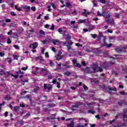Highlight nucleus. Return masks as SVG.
Returning a JSON list of instances; mask_svg holds the SVG:
<instances>
[{"label": "nucleus", "mask_w": 127, "mask_h": 127, "mask_svg": "<svg viewBox=\"0 0 127 127\" xmlns=\"http://www.w3.org/2000/svg\"><path fill=\"white\" fill-rule=\"evenodd\" d=\"M92 69L93 71L90 70L89 71V74H92V73H96L97 72H103L104 70L101 67L98 65V64H93Z\"/></svg>", "instance_id": "nucleus-1"}, {"label": "nucleus", "mask_w": 127, "mask_h": 127, "mask_svg": "<svg viewBox=\"0 0 127 127\" xmlns=\"http://www.w3.org/2000/svg\"><path fill=\"white\" fill-rule=\"evenodd\" d=\"M55 106H56V105H55L54 103H51L47 105L43 104L42 105L43 110H44L45 112H47L48 111H50L51 108H53V107H55Z\"/></svg>", "instance_id": "nucleus-2"}, {"label": "nucleus", "mask_w": 127, "mask_h": 127, "mask_svg": "<svg viewBox=\"0 0 127 127\" xmlns=\"http://www.w3.org/2000/svg\"><path fill=\"white\" fill-rule=\"evenodd\" d=\"M74 42L71 41L70 43L69 42H65L64 43V46H66L68 51L71 50L72 45H73Z\"/></svg>", "instance_id": "nucleus-3"}, {"label": "nucleus", "mask_w": 127, "mask_h": 127, "mask_svg": "<svg viewBox=\"0 0 127 127\" xmlns=\"http://www.w3.org/2000/svg\"><path fill=\"white\" fill-rule=\"evenodd\" d=\"M72 63L75 66V67H77L78 68H81L82 65L80 64L77 63V60L76 59H73L72 60Z\"/></svg>", "instance_id": "nucleus-4"}, {"label": "nucleus", "mask_w": 127, "mask_h": 127, "mask_svg": "<svg viewBox=\"0 0 127 127\" xmlns=\"http://www.w3.org/2000/svg\"><path fill=\"white\" fill-rule=\"evenodd\" d=\"M103 46H105L106 48H110V47L113 46V44H112V43H110L109 44H107L106 41L105 40V39H104Z\"/></svg>", "instance_id": "nucleus-5"}, {"label": "nucleus", "mask_w": 127, "mask_h": 127, "mask_svg": "<svg viewBox=\"0 0 127 127\" xmlns=\"http://www.w3.org/2000/svg\"><path fill=\"white\" fill-rule=\"evenodd\" d=\"M123 117L124 121H127V109H124Z\"/></svg>", "instance_id": "nucleus-6"}, {"label": "nucleus", "mask_w": 127, "mask_h": 127, "mask_svg": "<svg viewBox=\"0 0 127 127\" xmlns=\"http://www.w3.org/2000/svg\"><path fill=\"white\" fill-rule=\"evenodd\" d=\"M44 87L45 90H47L48 89L49 91H51V89H52V86L50 84H48L47 86V84H44Z\"/></svg>", "instance_id": "nucleus-7"}, {"label": "nucleus", "mask_w": 127, "mask_h": 127, "mask_svg": "<svg viewBox=\"0 0 127 127\" xmlns=\"http://www.w3.org/2000/svg\"><path fill=\"white\" fill-rule=\"evenodd\" d=\"M123 49L126 50V47H123L122 48H121L120 47L117 48L115 49V51L117 52L118 53H121V52H123L124 51Z\"/></svg>", "instance_id": "nucleus-8"}, {"label": "nucleus", "mask_w": 127, "mask_h": 127, "mask_svg": "<svg viewBox=\"0 0 127 127\" xmlns=\"http://www.w3.org/2000/svg\"><path fill=\"white\" fill-rule=\"evenodd\" d=\"M118 105L119 106H122L123 105H125V106H127V102H126L125 100H120L118 102Z\"/></svg>", "instance_id": "nucleus-9"}, {"label": "nucleus", "mask_w": 127, "mask_h": 127, "mask_svg": "<svg viewBox=\"0 0 127 127\" xmlns=\"http://www.w3.org/2000/svg\"><path fill=\"white\" fill-rule=\"evenodd\" d=\"M41 72L43 73L44 76H46L48 74V69L47 68H42Z\"/></svg>", "instance_id": "nucleus-10"}, {"label": "nucleus", "mask_w": 127, "mask_h": 127, "mask_svg": "<svg viewBox=\"0 0 127 127\" xmlns=\"http://www.w3.org/2000/svg\"><path fill=\"white\" fill-rule=\"evenodd\" d=\"M62 53H61L56 56V58L58 61H59V60H61V59L63 58V57H62V56H61V55Z\"/></svg>", "instance_id": "nucleus-11"}, {"label": "nucleus", "mask_w": 127, "mask_h": 127, "mask_svg": "<svg viewBox=\"0 0 127 127\" xmlns=\"http://www.w3.org/2000/svg\"><path fill=\"white\" fill-rule=\"evenodd\" d=\"M24 9H25V11L26 12H28V11H30V7L28 5H25L23 6Z\"/></svg>", "instance_id": "nucleus-12"}, {"label": "nucleus", "mask_w": 127, "mask_h": 127, "mask_svg": "<svg viewBox=\"0 0 127 127\" xmlns=\"http://www.w3.org/2000/svg\"><path fill=\"white\" fill-rule=\"evenodd\" d=\"M94 53L95 54H100V53H102V51L99 49L97 48L94 50Z\"/></svg>", "instance_id": "nucleus-13"}, {"label": "nucleus", "mask_w": 127, "mask_h": 127, "mask_svg": "<svg viewBox=\"0 0 127 127\" xmlns=\"http://www.w3.org/2000/svg\"><path fill=\"white\" fill-rule=\"evenodd\" d=\"M74 125L75 123H74V120L71 121L70 124H67V127H74Z\"/></svg>", "instance_id": "nucleus-14"}, {"label": "nucleus", "mask_w": 127, "mask_h": 127, "mask_svg": "<svg viewBox=\"0 0 127 127\" xmlns=\"http://www.w3.org/2000/svg\"><path fill=\"white\" fill-rule=\"evenodd\" d=\"M103 67L104 69H106V70L109 69V65L106 63H103Z\"/></svg>", "instance_id": "nucleus-15"}, {"label": "nucleus", "mask_w": 127, "mask_h": 127, "mask_svg": "<svg viewBox=\"0 0 127 127\" xmlns=\"http://www.w3.org/2000/svg\"><path fill=\"white\" fill-rule=\"evenodd\" d=\"M4 100H6L7 101H9V100H11V97L9 94H7L5 96Z\"/></svg>", "instance_id": "nucleus-16"}, {"label": "nucleus", "mask_w": 127, "mask_h": 127, "mask_svg": "<svg viewBox=\"0 0 127 127\" xmlns=\"http://www.w3.org/2000/svg\"><path fill=\"white\" fill-rule=\"evenodd\" d=\"M90 69H91V67H87L86 68H82L81 70V71H87L89 73V71H90Z\"/></svg>", "instance_id": "nucleus-17"}, {"label": "nucleus", "mask_w": 127, "mask_h": 127, "mask_svg": "<svg viewBox=\"0 0 127 127\" xmlns=\"http://www.w3.org/2000/svg\"><path fill=\"white\" fill-rule=\"evenodd\" d=\"M105 17H106V18H110V17H111V12L108 11Z\"/></svg>", "instance_id": "nucleus-18"}, {"label": "nucleus", "mask_w": 127, "mask_h": 127, "mask_svg": "<svg viewBox=\"0 0 127 127\" xmlns=\"http://www.w3.org/2000/svg\"><path fill=\"white\" fill-rule=\"evenodd\" d=\"M38 46V43L35 42L33 44V49H36V48Z\"/></svg>", "instance_id": "nucleus-19"}, {"label": "nucleus", "mask_w": 127, "mask_h": 127, "mask_svg": "<svg viewBox=\"0 0 127 127\" xmlns=\"http://www.w3.org/2000/svg\"><path fill=\"white\" fill-rule=\"evenodd\" d=\"M26 98L27 99H29L30 102H31V101H32V100L31 99V95L30 94L27 95L25 97V99H26Z\"/></svg>", "instance_id": "nucleus-20"}, {"label": "nucleus", "mask_w": 127, "mask_h": 127, "mask_svg": "<svg viewBox=\"0 0 127 127\" xmlns=\"http://www.w3.org/2000/svg\"><path fill=\"white\" fill-rule=\"evenodd\" d=\"M39 90H40V88L39 87V86H37L34 88V93H37V92H38Z\"/></svg>", "instance_id": "nucleus-21"}, {"label": "nucleus", "mask_w": 127, "mask_h": 127, "mask_svg": "<svg viewBox=\"0 0 127 127\" xmlns=\"http://www.w3.org/2000/svg\"><path fill=\"white\" fill-rule=\"evenodd\" d=\"M65 40H71V36L70 35H65Z\"/></svg>", "instance_id": "nucleus-22"}, {"label": "nucleus", "mask_w": 127, "mask_h": 127, "mask_svg": "<svg viewBox=\"0 0 127 127\" xmlns=\"http://www.w3.org/2000/svg\"><path fill=\"white\" fill-rule=\"evenodd\" d=\"M16 26V24L14 23H11L10 24L9 27L10 28H12V27H15Z\"/></svg>", "instance_id": "nucleus-23"}, {"label": "nucleus", "mask_w": 127, "mask_h": 127, "mask_svg": "<svg viewBox=\"0 0 127 127\" xmlns=\"http://www.w3.org/2000/svg\"><path fill=\"white\" fill-rule=\"evenodd\" d=\"M70 74H72V72L69 71H67L65 72H64V75H65V76H70Z\"/></svg>", "instance_id": "nucleus-24"}, {"label": "nucleus", "mask_w": 127, "mask_h": 127, "mask_svg": "<svg viewBox=\"0 0 127 127\" xmlns=\"http://www.w3.org/2000/svg\"><path fill=\"white\" fill-rule=\"evenodd\" d=\"M97 15H98V16H100V17L104 16V17H105V14H103L101 13L100 11H98V12H97Z\"/></svg>", "instance_id": "nucleus-25"}, {"label": "nucleus", "mask_w": 127, "mask_h": 127, "mask_svg": "<svg viewBox=\"0 0 127 127\" xmlns=\"http://www.w3.org/2000/svg\"><path fill=\"white\" fill-rule=\"evenodd\" d=\"M64 67H65V68H71V65H69V63H65V64L64 65Z\"/></svg>", "instance_id": "nucleus-26"}, {"label": "nucleus", "mask_w": 127, "mask_h": 127, "mask_svg": "<svg viewBox=\"0 0 127 127\" xmlns=\"http://www.w3.org/2000/svg\"><path fill=\"white\" fill-rule=\"evenodd\" d=\"M6 60H8L7 62L9 64H10L12 62V59L11 58H7Z\"/></svg>", "instance_id": "nucleus-27"}, {"label": "nucleus", "mask_w": 127, "mask_h": 127, "mask_svg": "<svg viewBox=\"0 0 127 127\" xmlns=\"http://www.w3.org/2000/svg\"><path fill=\"white\" fill-rule=\"evenodd\" d=\"M74 108H78V105H74L72 106L71 110L74 112V111H76V109Z\"/></svg>", "instance_id": "nucleus-28"}, {"label": "nucleus", "mask_w": 127, "mask_h": 127, "mask_svg": "<svg viewBox=\"0 0 127 127\" xmlns=\"http://www.w3.org/2000/svg\"><path fill=\"white\" fill-rule=\"evenodd\" d=\"M88 114H91L92 115H94V114H96V112L93 110H89L88 111Z\"/></svg>", "instance_id": "nucleus-29"}, {"label": "nucleus", "mask_w": 127, "mask_h": 127, "mask_svg": "<svg viewBox=\"0 0 127 127\" xmlns=\"http://www.w3.org/2000/svg\"><path fill=\"white\" fill-rule=\"evenodd\" d=\"M13 59L14 60H18V58H19V56L15 55H13Z\"/></svg>", "instance_id": "nucleus-30"}, {"label": "nucleus", "mask_w": 127, "mask_h": 127, "mask_svg": "<svg viewBox=\"0 0 127 127\" xmlns=\"http://www.w3.org/2000/svg\"><path fill=\"white\" fill-rule=\"evenodd\" d=\"M49 83H50V84H51V83H53V84H56V82H57V79L55 78L52 81H49Z\"/></svg>", "instance_id": "nucleus-31"}, {"label": "nucleus", "mask_w": 127, "mask_h": 127, "mask_svg": "<svg viewBox=\"0 0 127 127\" xmlns=\"http://www.w3.org/2000/svg\"><path fill=\"white\" fill-rule=\"evenodd\" d=\"M19 111V106L14 107V112H18Z\"/></svg>", "instance_id": "nucleus-32"}, {"label": "nucleus", "mask_w": 127, "mask_h": 127, "mask_svg": "<svg viewBox=\"0 0 127 127\" xmlns=\"http://www.w3.org/2000/svg\"><path fill=\"white\" fill-rule=\"evenodd\" d=\"M108 90H109V91H114V92H117V89L116 87H115L114 88H111L109 87Z\"/></svg>", "instance_id": "nucleus-33"}, {"label": "nucleus", "mask_w": 127, "mask_h": 127, "mask_svg": "<svg viewBox=\"0 0 127 127\" xmlns=\"http://www.w3.org/2000/svg\"><path fill=\"white\" fill-rule=\"evenodd\" d=\"M51 41L54 43V45H56L57 42H59V40H54V39H52Z\"/></svg>", "instance_id": "nucleus-34"}, {"label": "nucleus", "mask_w": 127, "mask_h": 127, "mask_svg": "<svg viewBox=\"0 0 127 127\" xmlns=\"http://www.w3.org/2000/svg\"><path fill=\"white\" fill-rule=\"evenodd\" d=\"M71 4L69 2H66L65 3V6H66V7L69 8L70 6H71Z\"/></svg>", "instance_id": "nucleus-35"}, {"label": "nucleus", "mask_w": 127, "mask_h": 127, "mask_svg": "<svg viewBox=\"0 0 127 127\" xmlns=\"http://www.w3.org/2000/svg\"><path fill=\"white\" fill-rule=\"evenodd\" d=\"M56 115L55 114H53L50 116V119L51 120H55V117Z\"/></svg>", "instance_id": "nucleus-36"}, {"label": "nucleus", "mask_w": 127, "mask_h": 127, "mask_svg": "<svg viewBox=\"0 0 127 127\" xmlns=\"http://www.w3.org/2000/svg\"><path fill=\"white\" fill-rule=\"evenodd\" d=\"M39 33L41 35H45V32L42 30H40Z\"/></svg>", "instance_id": "nucleus-37"}, {"label": "nucleus", "mask_w": 127, "mask_h": 127, "mask_svg": "<svg viewBox=\"0 0 127 127\" xmlns=\"http://www.w3.org/2000/svg\"><path fill=\"white\" fill-rule=\"evenodd\" d=\"M72 14H73V15H77L78 14V12H77V10H74L73 11H72Z\"/></svg>", "instance_id": "nucleus-38"}, {"label": "nucleus", "mask_w": 127, "mask_h": 127, "mask_svg": "<svg viewBox=\"0 0 127 127\" xmlns=\"http://www.w3.org/2000/svg\"><path fill=\"white\" fill-rule=\"evenodd\" d=\"M36 60H40V61H43L42 60V56H39L36 58Z\"/></svg>", "instance_id": "nucleus-39"}, {"label": "nucleus", "mask_w": 127, "mask_h": 127, "mask_svg": "<svg viewBox=\"0 0 127 127\" xmlns=\"http://www.w3.org/2000/svg\"><path fill=\"white\" fill-rule=\"evenodd\" d=\"M82 14L83 15H84V16H86V14H90V12H89V11H87V12H83L82 13Z\"/></svg>", "instance_id": "nucleus-40"}, {"label": "nucleus", "mask_w": 127, "mask_h": 127, "mask_svg": "<svg viewBox=\"0 0 127 127\" xmlns=\"http://www.w3.org/2000/svg\"><path fill=\"white\" fill-rule=\"evenodd\" d=\"M121 95H123V96H126L127 95V93H126V91L124 90H123V91H121L120 92Z\"/></svg>", "instance_id": "nucleus-41"}, {"label": "nucleus", "mask_w": 127, "mask_h": 127, "mask_svg": "<svg viewBox=\"0 0 127 127\" xmlns=\"http://www.w3.org/2000/svg\"><path fill=\"white\" fill-rule=\"evenodd\" d=\"M127 126V124L125 123H121V125H119V127H126Z\"/></svg>", "instance_id": "nucleus-42"}, {"label": "nucleus", "mask_w": 127, "mask_h": 127, "mask_svg": "<svg viewBox=\"0 0 127 127\" xmlns=\"http://www.w3.org/2000/svg\"><path fill=\"white\" fill-rule=\"evenodd\" d=\"M96 28V26L95 25L90 26L89 27V29H91V30H94Z\"/></svg>", "instance_id": "nucleus-43"}, {"label": "nucleus", "mask_w": 127, "mask_h": 127, "mask_svg": "<svg viewBox=\"0 0 127 127\" xmlns=\"http://www.w3.org/2000/svg\"><path fill=\"white\" fill-rule=\"evenodd\" d=\"M85 19L82 20V19H80L79 20L78 23H84V22H85Z\"/></svg>", "instance_id": "nucleus-44"}, {"label": "nucleus", "mask_w": 127, "mask_h": 127, "mask_svg": "<svg viewBox=\"0 0 127 127\" xmlns=\"http://www.w3.org/2000/svg\"><path fill=\"white\" fill-rule=\"evenodd\" d=\"M90 35H91V36H92V37L93 38H94V39H96V37H97V34H91Z\"/></svg>", "instance_id": "nucleus-45"}, {"label": "nucleus", "mask_w": 127, "mask_h": 127, "mask_svg": "<svg viewBox=\"0 0 127 127\" xmlns=\"http://www.w3.org/2000/svg\"><path fill=\"white\" fill-rule=\"evenodd\" d=\"M18 123L21 125V126H23L24 125V123L23 122V121L22 120H21L20 121H19Z\"/></svg>", "instance_id": "nucleus-46"}, {"label": "nucleus", "mask_w": 127, "mask_h": 127, "mask_svg": "<svg viewBox=\"0 0 127 127\" xmlns=\"http://www.w3.org/2000/svg\"><path fill=\"white\" fill-rule=\"evenodd\" d=\"M10 75L12 77H14V78H15V79H17V78H18V75H14L13 74H11Z\"/></svg>", "instance_id": "nucleus-47"}, {"label": "nucleus", "mask_w": 127, "mask_h": 127, "mask_svg": "<svg viewBox=\"0 0 127 127\" xmlns=\"http://www.w3.org/2000/svg\"><path fill=\"white\" fill-rule=\"evenodd\" d=\"M51 6H52L53 8H54V9H56V6H55V3H52L51 4Z\"/></svg>", "instance_id": "nucleus-48"}, {"label": "nucleus", "mask_w": 127, "mask_h": 127, "mask_svg": "<svg viewBox=\"0 0 127 127\" xmlns=\"http://www.w3.org/2000/svg\"><path fill=\"white\" fill-rule=\"evenodd\" d=\"M110 24H115V19H112L109 22Z\"/></svg>", "instance_id": "nucleus-49"}, {"label": "nucleus", "mask_w": 127, "mask_h": 127, "mask_svg": "<svg viewBox=\"0 0 127 127\" xmlns=\"http://www.w3.org/2000/svg\"><path fill=\"white\" fill-rule=\"evenodd\" d=\"M57 88H58L59 89L61 88V86H60V82L59 81L57 82Z\"/></svg>", "instance_id": "nucleus-50"}, {"label": "nucleus", "mask_w": 127, "mask_h": 127, "mask_svg": "<svg viewBox=\"0 0 127 127\" xmlns=\"http://www.w3.org/2000/svg\"><path fill=\"white\" fill-rule=\"evenodd\" d=\"M10 14L12 16H16V13H14L13 11L11 12Z\"/></svg>", "instance_id": "nucleus-51"}, {"label": "nucleus", "mask_w": 127, "mask_h": 127, "mask_svg": "<svg viewBox=\"0 0 127 127\" xmlns=\"http://www.w3.org/2000/svg\"><path fill=\"white\" fill-rule=\"evenodd\" d=\"M92 2L93 3L94 6H97V4H98V2H97V1L93 0Z\"/></svg>", "instance_id": "nucleus-52"}, {"label": "nucleus", "mask_w": 127, "mask_h": 127, "mask_svg": "<svg viewBox=\"0 0 127 127\" xmlns=\"http://www.w3.org/2000/svg\"><path fill=\"white\" fill-rule=\"evenodd\" d=\"M83 88L84 89V90L85 91H88V86H86V85H83Z\"/></svg>", "instance_id": "nucleus-53"}, {"label": "nucleus", "mask_w": 127, "mask_h": 127, "mask_svg": "<svg viewBox=\"0 0 127 127\" xmlns=\"http://www.w3.org/2000/svg\"><path fill=\"white\" fill-rule=\"evenodd\" d=\"M50 65L51 66V67H53L54 66V63L52 62V61H50Z\"/></svg>", "instance_id": "nucleus-54"}, {"label": "nucleus", "mask_w": 127, "mask_h": 127, "mask_svg": "<svg viewBox=\"0 0 127 127\" xmlns=\"http://www.w3.org/2000/svg\"><path fill=\"white\" fill-rule=\"evenodd\" d=\"M11 43V40H10V39L8 38L7 40V44H10Z\"/></svg>", "instance_id": "nucleus-55"}, {"label": "nucleus", "mask_w": 127, "mask_h": 127, "mask_svg": "<svg viewBox=\"0 0 127 127\" xmlns=\"http://www.w3.org/2000/svg\"><path fill=\"white\" fill-rule=\"evenodd\" d=\"M52 78H53V76L52 75H48V79H49V80H52Z\"/></svg>", "instance_id": "nucleus-56"}, {"label": "nucleus", "mask_w": 127, "mask_h": 127, "mask_svg": "<svg viewBox=\"0 0 127 127\" xmlns=\"http://www.w3.org/2000/svg\"><path fill=\"white\" fill-rule=\"evenodd\" d=\"M16 74H18L19 75V74H23V72H22L21 70H19V71L16 72Z\"/></svg>", "instance_id": "nucleus-57"}, {"label": "nucleus", "mask_w": 127, "mask_h": 127, "mask_svg": "<svg viewBox=\"0 0 127 127\" xmlns=\"http://www.w3.org/2000/svg\"><path fill=\"white\" fill-rule=\"evenodd\" d=\"M28 68V66H26L25 67H22L21 70H23V71H26Z\"/></svg>", "instance_id": "nucleus-58"}, {"label": "nucleus", "mask_w": 127, "mask_h": 127, "mask_svg": "<svg viewBox=\"0 0 127 127\" xmlns=\"http://www.w3.org/2000/svg\"><path fill=\"white\" fill-rule=\"evenodd\" d=\"M31 9L33 11H35L36 10V7L35 6L31 7Z\"/></svg>", "instance_id": "nucleus-59"}, {"label": "nucleus", "mask_w": 127, "mask_h": 127, "mask_svg": "<svg viewBox=\"0 0 127 127\" xmlns=\"http://www.w3.org/2000/svg\"><path fill=\"white\" fill-rule=\"evenodd\" d=\"M13 47L15 48V49H19V46L17 45H14Z\"/></svg>", "instance_id": "nucleus-60"}, {"label": "nucleus", "mask_w": 127, "mask_h": 127, "mask_svg": "<svg viewBox=\"0 0 127 127\" xmlns=\"http://www.w3.org/2000/svg\"><path fill=\"white\" fill-rule=\"evenodd\" d=\"M45 57H46L47 58H48V57H49V54H48V52L45 53Z\"/></svg>", "instance_id": "nucleus-61"}, {"label": "nucleus", "mask_w": 127, "mask_h": 127, "mask_svg": "<svg viewBox=\"0 0 127 127\" xmlns=\"http://www.w3.org/2000/svg\"><path fill=\"white\" fill-rule=\"evenodd\" d=\"M100 1L101 3H106V0H100Z\"/></svg>", "instance_id": "nucleus-62"}, {"label": "nucleus", "mask_w": 127, "mask_h": 127, "mask_svg": "<svg viewBox=\"0 0 127 127\" xmlns=\"http://www.w3.org/2000/svg\"><path fill=\"white\" fill-rule=\"evenodd\" d=\"M0 56L1 57H3V56H4V53H3L2 52H0Z\"/></svg>", "instance_id": "nucleus-63"}, {"label": "nucleus", "mask_w": 127, "mask_h": 127, "mask_svg": "<svg viewBox=\"0 0 127 127\" xmlns=\"http://www.w3.org/2000/svg\"><path fill=\"white\" fill-rule=\"evenodd\" d=\"M105 21L106 22H107V23H110L111 21H110V19H106Z\"/></svg>", "instance_id": "nucleus-64"}]
</instances>
